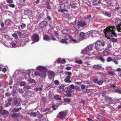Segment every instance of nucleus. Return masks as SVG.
<instances>
[{"label":"nucleus","mask_w":121,"mask_h":121,"mask_svg":"<svg viewBox=\"0 0 121 121\" xmlns=\"http://www.w3.org/2000/svg\"><path fill=\"white\" fill-rule=\"evenodd\" d=\"M115 29V28L114 26H109L107 27L104 30L106 37L108 38L113 36L115 37H117V35L114 32Z\"/></svg>","instance_id":"obj_1"},{"label":"nucleus","mask_w":121,"mask_h":121,"mask_svg":"<svg viewBox=\"0 0 121 121\" xmlns=\"http://www.w3.org/2000/svg\"><path fill=\"white\" fill-rule=\"evenodd\" d=\"M93 45L92 44L88 46L85 49L82 50L81 52L82 54H88V53L92 49Z\"/></svg>","instance_id":"obj_2"},{"label":"nucleus","mask_w":121,"mask_h":121,"mask_svg":"<svg viewBox=\"0 0 121 121\" xmlns=\"http://www.w3.org/2000/svg\"><path fill=\"white\" fill-rule=\"evenodd\" d=\"M33 94L32 91H30L27 90L26 91L23 95V96L25 98H29L30 97H32V95Z\"/></svg>","instance_id":"obj_3"},{"label":"nucleus","mask_w":121,"mask_h":121,"mask_svg":"<svg viewBox=\"0 0 121 121\" xmlns=\"http://www.w3.org/2000/svg\"><path fill=\"white\" fill-rule=\"evenodd\" d=\"M67 114V112L66 111H63L60 112L57 115L60 118H64Z\"/></svg>","instance_id":"obj_4"},{"label":"nucleus","mask_w":121,"mask_h":121,"mask_svg":"<svg viewBox=\"0 0 121 121\" xmlns=\"http://www.w3.org/2000/svg\"><path fill=\"white\" fill-rule=\"evenodd\" d=\"M105 43L104 41L101 42V41L97 40L95 43V45H97L99 46L104 47L105 45Z\"/></svg>","instance_id":"obj_5"},{"label":"nucleus","mask_w":121,"mask_h":121,"mask_svg":"<svg viewBox=\"0 0 121 121\" xmlns=\"http://www.w3.org/2000/svg\"><path fill=\"white\" fill-rule=\"evenodd\" d=\"M32 40L35 42H37L39 41V38L38 35L36 34H34L32 38Z\"/></svg>","instance_id":"obj_6"},{"label":"nucleus","mask_w":121,"mask_h":121,"mask_svg":"<svg viewBox=\"0 0 121 121\" xmlns=\"http://www.w3.org/2000/svg\"><path fill=\"white\" fill-rule=\"evenodd\" d=\"M94 82L95 83L99 85H101L103 82V81L102 80L99 79L97 78H95L94 80Z\"/></svg>","instance_id":"obj_7"},{"label":"nucleus","mask_w":121,"mask_h":121,"mask_svg":"<svg viewBox=\"0 0 121 121\" xmlns=\"http://www.w3.org/2000/svg\"><path fill=\"white\" fill-rule=\"evenodd\" d=\"M115 19V24L117 26L121 25V20L120 19L116 18Z\"/></svg>","instance_id":"obj_8"},{"label":"nucleus","mask_w":121,"mask_h":121,"mask_svg":"<svg viewBox=\"0 0 121 121\" xmlns=\"http://www.w3.org/2000/svg\"><path fill=\"white\" fill-rule=\"evenodd\" d=\"M104 47L97 45H95V48L96 50L98 52L101 51L102 49H104Z\"/></svg>","instance_id":"obj_9"},{"label":"nucleus","mask_w":121,"mask_h":121,"mask_svg":"<svg viewBox=\"0 0 121 121\" xmlns=\"http://www.w3.org/2000/svg\"><path fill=\"white\" fill-rule=\"evenodd\" d=\"M74 90H73V89H71L69 87H67L65 88V91L67 93H70L72 92H73Z\"/></svg>","instance_id":"obj_10"},{"label":"nucleus","mask_w":121,"mask_h":121,"mask_svg":"<svg viewBox=\"0 0 121 121\" xmlns=\"http://www.w3.org/2000/svg\"><path fill=\"white\" fill-rule=\"evenodd\" d=\"M85 25L86 23L85 22L80 21L78 22L77 26H78L83 27Z\"/></svg>","instance_id":"obj_11"},{"label":"nucleus","mask_w":121,"mask_h":121,"mask_svg":"<svg viewBox=\"0 0 121 121\" xmlns=\"http://www.w3.org/2000/svg\"><path fill=\"white\" fill-rule=\"evenodd\" d=\"M0 113L3 115H7L9 114V112L3 109L0 110Z\"/></svg>","instance_id":"obj_12"},{"label":"nucleus","mask_w":121,"mask_h":121,"mask_svg":"<svg viewBox=\"0 0 121 121\" xmlns=\"http://www.w3.org/2000/svg\"><path fill=\"white\" fill-rule=\"evenodd\" d=\"M42 86H37L35 88L34 90L36 92L38 91H42Z\"/></svg>","instance_id":"obj_13"},{"label":"nucleus","mask_w":121,"mask_h":121,"mask_svg":"<svg viewBox=\"0 0 121 121\" xmlns=\"http://www.w3.org/2000/svg\"><path fill=\"white\" fill-rule=\"evenodd\" d=\"M47 23L46 22L43 21L39 24V25L40 27L42 28L45 26Z\"/></svg>","instance_id":"obj_14"},{"label":"nucleus","mask_w":121,"mask_h":121,"mask_svg":"<svg viewBox=\"0 0 121 121\" xmlns=\"http://www.w3.org/2000/svg\"><path fill=\"white\" fill-rule=\"evenodd\" d=\"M30 115L33 117H35L36 115H38L39 114V113L38 111L37 112H31L30 114Z\"/></svg>","instance_id":"obj_15"},{"label":"nucleus","mask_w":121,"mask_h":121,"mask_svg":"<svg viewBox=\"0 0 121 121\" xmlns=\"http://www.w3.org/2000/svg\"><path fill=\"white\" fill-rule=\"evenodd\" d=\"M38 75L42 78H43L46 76L45 72H40L38 74Z\"/></svg>","instance_id":"obj_16"},{"label":"nucleus","mask_w":121,"mask_h":121,"mask_svg":"<svg viewBox=\"0 0 121 121\" xmlns=\"http://www.w3.org/2000/svg\"><path fill=\"white\" fill-rule=\"evenodd\" d=\"M102 67L101 64L95 65L93 66V68L95 69H98Z\"/></svg>","instance_id":"obj_17"},{"label":"nucleus","mask_w":121,"mask_h":121,"mask_svg":"<svg viewBox=\"0 0 121 121\" xmlns=\"http://www.w3.org/2000/svg\"><path fill=\"white\" fill-rule=\"evenodd\" d=\"M9 44L10 45L8 44V45H6L8 47H14L15 46L17 45L14 43L13 42H12L11 43H10Z\"/></svg>","instance_id":"obj_18"},{"label":"nucleus","mask_w":121,"mask_h":121,"mask_svg":"<svg viewBox=\"0 0 121 121\" xmlns=\"http://www.w3.org/2000/svg\"><path fill=\"white\" fill-rule=\"evenodd\" d=\"M97 58L98 60H100L102 62H104L105 61V59L102 56H98L97 57Z\"/></svg>","instance_id":"obj_19"},{"label":"nucleus","mask_w":121,"mask_h":121,"mask_svg":"<svg viewBox=\"0 0 121 121\" xmlns=\"http://www.w3.org/2000/svg\"><path fill=\"white\" fill-rule=\"evenodd\" d=\"M70 78V77L67 76L65 78L64 81L65 82L67 83H71V81L69 80Z\"/></svg>","instance_id":"obj_20"},{"label":"nucleus","mask_w":121,"mask_h":121,"mask_svg":"<svg viewBox=\"0 0 121 121\" xmlns=\"http://www.w3.org/2000/svg\"><path fill=\"white\" fill-rule=\"evenodd\" d=\"M37 69L38 70L45 71L46 70V68L45 67L40 66L37 67Z\"/></svg>","instance_id":"obj_21"},{"label":"nucleus","mask_w":121,"mask_h":121,"mask_svg":"<svg viewBox=\"0 0 121 121\" xmlns=\"http://www.w3.org/2000/svg\"><path fill=\"white\" fill-rule=\"evenodd\" d=\"M107 4L108 6V8L109 9H112V7H113V6L112 4V3L110 1L107 2Z\"/></svg>","instance_id":"obj_22"},{"label":"nucleus","mask_w":121,"mask_h":121,"mask_svg":"<svg viewBox=\"0 0 121 121\" xmlns=\"http://www.w3.org/2000/svg\"><path fill=\"white\" fill-rule=\"evenodd\" d=\"M101 0H94L92 3L93 5L97 4L100 3Z\"/></svg>","instance_id":"obj_23"},{"label":"nucleus","mask_w":121,"mask_h":121,"mask_svg":"<svg viewBox=\"0 0 121 121\" xmlns=\"http://www.w3.org/2000/svg\"><path fill=\"white\" fill-rule=\"evenodd\" d=\"M65 62V60L64 59H58V60L57 61V62L58 63H64Z\"/></svg>","instance_id":"obj_24"},{"label":"nucleus","mask_w":121,"mask_h":121,"mask_svg":"<svg viewBox=\"0 0 121 121\" xmlns=\"http://www.w3.org/2000/svg\"><path fill=\"white\" fill-rule=\"evenodd\" d=\"M5 24L6 25L10 24L12 22L11 20L9 19H7L5 20Z\"/></svg>","instance_id":"obj_25"},{"label":"nucleus","mask_w":121,"mask_h":121,"mask_svg":"<svg viewBox=\"0 0 121 121\" xmlns=\"http://www.w3.org/2000/svg\"><path fill=\"white\" fill-rule=\"evenodd\" d=\"M43 39L44 40L46 41H48L50 40V37L46 35L43 36Z\"/></svg>","instance_id":"obj_26"},{"label":"nucleus","mask_w":121,"mask_h":121,"mask_svg":"<svg viewBox=\"0 0 121 121\" xmlns=\"http://www.w3.org/2000/svg\"><path fill=\"white\" fill-rule=\"evenodd\" d=\"M104 14L105 16L108 17H110L111 16V15L109 12L106 11L104 13Z\"/></svg>","instance_id":"obj_27"},{"label":"nucleus","mask_w":121,"mask_h":121,"mask_svg":"<svg viewBox=\"0 0 121 121\" xmlns=\"http://www.w3.org/2000/svg\"><path fill=\"white\" fill-rule=\"evenodd\" d=\"M21 108H14L12 110V112H18L19 110H21Z\"/></svg>","instance_id":"obj_28"},{"label":"nucleus","mask_w":121,"mask_h":121,"mask_svg":"<svg viewBox=\"0 0 121 121\" xmlns=\"http://www.w3.org/2000/svg\"><path fill=\"white\" fill-rule=\"evenodd\" d=\"M65 73L66 75H68L67 76H69V77H70L72 75V74L71 72H68V71H65Z\"/></svg>","instance_id":"obj_29"},{"label":"nucleus","mask_w":121,"mask_h":121,"mask_svg":"<svg viewBox=\"0 0 121 121\" xmlns=\"http://www.w3.org/2000/svg\"><path fill=\"white\" fill-rule=\"evenodd\" d=\"M60 42L62 43H64L67 44L68 43V42L65 39H61V41H60Z\"/></svg>","instance_id":"obj_30"},{"label":"nucleus","mask_w":121,"mask_h":121,"mask_svg":"<svg viewBox=\"0 0 121 121\" xmlns=\"http://www.w3.org/2000/svg\"><path fill=\"white\" fill-rule=\"evenodd\" d=\"M54 98L55 99L57 100H60L61 99V96L58 95H55Z\"/></svg>","instance_id":"obj_31"},{"label":"nucleus","mask_w":121,"mask_h":121,"mask_svg":"<svg viewBox=\"0 0 121 121\" xmlns=\"http://www.w3.org/2000/svg\"><path fill=\"white\" fill-rule=\"evenodd\" d=\"M83 91L84 92L88 93L90 92L91 90L90 89H87L86 88Z\"/></svg>","instance_id":"obj_32"},{"label":"nucleus","mask_w":121,"mask_h":121,"mask_svg":"<svg viewBox=\"0 0 121 121\" xmlns=\"http://www.w3.org/2000/svg\"><path fill=\"white\" fill-rule=\"evenodd\" d=\"M62 32L63 34H66L68 33V30L67 29H64L62 31Z\"/></svg>","instance_id":"obj_33"},{"label":"nucleus","mask_w":121,"mask_h":121,"mask_svg":"<svg viewBox=\"0 0 121 121\" xmlns=\"http://www.w3.org/2000/svg\"><path fill=\"white\" fill-rule=\"evenodd\" d=\"M71 38V36L69 35H67L65 37L64 39L66 40H68L69 39H70H70Z\"/></svg>","instance_id":"obj_34"},{"label":"nucleus","mask_w":121,"mask_h":121,"mask_svg":"<svg viewBox=\"0 0 121 121\" xmlns=\"http://www.w3.org/2000/svg\"><path fill=\"white\" fill-rule=\"evenodd\" d=\"M65 87V86L64 85H63L60 86V91H64L65 89L64 87Z\"/></svg>","instance_id":"obj_35"},{"label":"nucleus","mask_w":121,"mask_h":121,"mask_svg":"<svg viewBox=\"0 0 121 121\" xmlns=\"http://www.w3.org/2000/svg\"><path fill=\"white\" fill-rule=\"evenodd\" d=\"M93 87V84L92 83H91L86 86V88H90L91 87Z\"/></svg>","instance_id":"obj_36"},{"label":"nucleus","mask_w":121,"mask_h":121,"mask_svg":"<svg viewBox=\"0 0 121 121\" xmlns=\"http://www.w3.org/2000/svg\"><path fill=\"white\" fill-rule=\"evenodd\" d=\"M114 92H115L118 93L119 94H121V90H120L116 89L115 90Z\"/></svg>","instance_id":"obj_37"},{"label":"nucleus","mask_w":121,"mask_h":121,"mask_svg":"<svg viewBox=\"0 0 121 121\" xmlns=\"http://www.w3.org/2000/svg\"><path fill=\"white\" fill-rule=\"evenodd\" d=\"M113 60V59H112L111 57H108L107 59V61L108 62H109L111 61H112Z\"/></svg>","instance_id":"obj_38"},{"label":"nucleus","mask_w":121,"mask_h":121,"mask_svg":"<svg viewBox=\"0 0 121 121\" xmlns=\"http://www.w3.org/2000/svg\"><path fill=\"white\" fill-rule=\"evenodd\" d=\"M12 100V98L10 97H9L7 99V100L8 102V103H10L11 102Z\"/></svg>","instance_id":"obj_39"},{"label":"nucleus","mask_w":121,"mask_h":121,"mask_svg":"<svg viewBox=\"0 0 121 121\" xmlns=\"http://www.w3.org/2000/svg\"><path fill=\"white\" fill-rule=\"evenodd\" d=\"M28 81L30 83H35V80L32 79H30V80H28Z\"/></svg>","instance_id":"obj_40"},{"label":"nucleus","mask_w":121,"mask_h":121,"mask_svg":"<svg viewBox=\"0 0 121 121\" xmlns=\"http://www.w3.org/2000/svg\"><path fill=\"white\" fill-rule=\"evenodd\" d=\"M121 25H119L117 26V28L119 31H121Z\"/></svg>","instance_id":"obj_41"},{"label":"nucleus","mask_w":121,"mask_h":121,"mask_svg":"<svg viewBox=\"0 0 121 121\" xmlns=\"http://www.w3.org/2000/svg\"><path fill=\"white\" fill-rule=\"evenodd\" d=\"M17 113H13L11 117H17Z\"/></svg>","instance_id":"obj_42"},{"label":"nucleus","mask_w":121,"mask_h":121,"mask_svg":"<svg viewBox=\"0 0 121 121\" xmlns=\"http://www.w3.org/2000/svg\"><path fill=\"white\" fill-rule=\"evenodd\" d=\"M64 100L65 102H68L70 101V99L68 98L65 99Z\"/></svg>","instance_id":"obj_43"},{"label":"nucleus","mask_w":121,"mask_h":121,"mask_svg":"<svg viewBox=\"0 0 121 121\" xmlns=\"http://www.w3.org/2000/svg\"><path fill=\"white\" fill-rule=\"evenodd\" d=\"M75 62L76 63H78V64H81V63H82L83 62V61L81 60H76L75 61Z\"/></svg>","instance_id":"obj_44"},{"label":"nucleus","mask_w":121,"mask_h":121,"mask_svg":"<svg viewBox=\"0 0 121 121\" xmlns=\"http://www.w3.org/2000/svg\"><path fill=\"white\" fill-rule=\"evenodd\" d=\"M111 41L113 42H116L117 41V39L114 38H112L111 39Z\"/></svg>","instance_id":"obj_45"},{"label":"nucleus","mask_w":121,"mask_h":121,"mask_svg":"<svg viewBox=\"0 0 121 121\" xmlns=\"http://www.w3.org/2000/svg\"><path fill=\"white\" fill-rule=\"evenodd\" d=\"M25 83L26 82L24 81L21 82L20 83V85L21 86H23L25 84Z\"/></svg>","instance_id":"obj_46"},{"label":"nucleus","mask_w":121,"mask_h":121,"mask_svg":"<svg viewBox=\"0 0 121 121\" xmlns=\"http://www.w3.org/2000/svg\"><path fill=\"white\" fill-rule=\"evenodd\" d=\"M19 93L20 94H22L24 93V91L22 89H19Z\"/></svg>","instance_id":"obj_47"},{"label":"nucleus","mask_w":121,"mask_h":121,"mask_svg":"<svg viewBox=\"0 0 121 121\" xmlns=\"http://www.w3.org/2000/svg\"><path fill=\"white\" fill-rule=\"evenodd\" d=\"M16 91L15 90H13V92L12 93V95L13 96H15V94L16 93Z\"/></svg>","instance_id":"obj_48"},{"label":"nucleus","mask_w":121,"mask_h":121,"mask_svg":"<svg viewBox=\"0 0 121 121\" xmlns=\"http://www.w3.org/2000/svg\"><path fill=\"white\" fill-rule=\"evenodd\" d=\"M91 17V16L90 15H86L84 17V18L86 19H88L90 18Z\"/></svg>","instance_id":"obj_49"},{"label":"nucleus","mask_w":121,"mask_h":121,"mask_svg":"<svg viewBox=\"0 0 121 121\" xmlns=\"http://www.w3.org/2000/svg\"><path fill=\"white\" fill-rule=\"evenodd\" d=\"M70 41H72L74 43H78V42L75 39H73L72 38V37L70 39Z\"/></svg>","instance_id":"obj_50"},{"label":"nucleus","mask_w":121,"mask_h":121,"mask_svg":"<svg viewBox=\"0 0 121 121\" xmlns=\"http://www.w3.org/2000/svg\"><path fill=\"white\" fill-rule=\"evenodd\" d=\"M86 88V86L85 85L82 84L81 85V88L82 90L83 91L85 89V88Z\"/></svg>","instance_id":"obj_51"},{"label":"nucleus","mask_w":121,"mask_h":121,"mask_svg":"<svg viewBox=\"0 0 121 121\" xmlns=\"http://www.w3.org/2000/svg\"><path fill=\"white\" fill-rule=\"evenodd\" d=\"M84 84L85 85H88L89 84H90V83H90L88 81H85L84 82Z\"/></svg>","instance_id":"obj_52"},{"label":"nucleus","mask_w":121,"mask_h":121,"mask_svg":"<svg viewBox=\"0 0 121 121\" xmlns=\"http://www.w3.org/2000/svg\"><path fill=\"white\" fill-rule=\"evenodd\" d=\"M18 102L17 100L14 101L13 103V106H15L17 104Z\"/></svg>","instance_id":"obj_53"},{"label":"nucleus","mask_w":121,"mask_h":121,"mask_svg":"<svg viewBox=\"0 0 121 121\" xmlns=\"http://www.w3.org/2000/svg\"><path fill=\"white\" fill-rule=\"evenodd\" d=\"M54 83L55 84L58 85L59 83V82L57 80H55L54 82Z\"/></svg>","instance_id":"obj_54"},{"label":"nucleus","mask_w":121,"mask_h":121,"mask_svg":"<svg viewBox=\"0 0 121 121\" xmlns=\"http://www.w3.org/2000/svg\"><path fill=\"white\" fill-rule=\"evenodd\" d=\"M108 74L109 75H111L112 76H114L115 75V74L114 72L110 71L108 73Z\"/></svg>","instance_id":"obj_55"},{"label":"nucleus","mask_w":121,"mask_h":121,"mask_svg":"<svg viewBox=\"0 0 121 121\" xmlns=\"http://www.w3.org/2000/svg\"><path fill=\"white\" fill-rule=\"evenodd\" d=\"M8 31V30L7 29H4L2 30L3 32L4 33H7Z\"/></svg>","instance_id":"obj_56"},{"label":"nucleus","mask_w":121,"mask_h":121,"mask_svg":"<svg viewBox=\"0 0 121 121\" xmlns=\"http://www.w3.org/2000/svg\"><path fill=\"white\" fill-rule=\"evenodd\" d=\"M49 74L52 76H54L55 75V73L53 71H51L49 72Z\"/></svg>","instance_id":"obj_57"},{"label":"nucleus","mask_w":121,"mask_h":121,"mask_svg":"<svg viewBox=\"0 0 121 121\" xmlns=\"http://www.w3.org/2000/svg\"><path fill=\"white\" fill-rule=\"evenodd\" d=\"M9 6L10 7L12 8H14L15 5L14 4H11L9 5Z\"/></svg>","instance_id":"obj_58"},{"label":"nucleus","mask_w":121,"mask_h":121,"mask_svg":"<svg viewBox=\"0 0 121 121\" xmlns=\"http://www.w3.org/2000/svg\"><path fill=\"white\" fill-rule=\"evenodd\" d=\"M50 39L52 40L53 41H55L56 40V39L53 36H51L50 38Z\"/></svg>","instance_id":"obj_59"},{"label":"nucleus","mask_w":121,"mask_h":121,"mask_svg":"<svg viewBox=\"0 0 121 121\" xmlns=\"http://www.w3.org/2000/svg\"><path fill=\"white\" fill-rule=\"evenodd\" d=\"M108 101L109 102V103L111 104L112 102V99L111 98H110L109 100H108Z\"/></svg>","instance_id":"obj_60"},{"label":"nucleus","mask_w":121,"mask_h":121,"mask_svg":"<svg viewBox=\"0 0 121 121\" xmlns=\"http://www.w3.org/2000/svg\"><path fill=\"white\" fill-rule=\"evenodd\" d=\"M108 47L109 48H111L112 47V45L111 43H109L108 44Z\"/></svg>","instance_id":"obj_61"},{"label":"nucleus","mask_w":121,"mask_h":121,"mask_svg":"<svg viewBox=\"0 0 121 121\" xmlns=\"http://www.w3.org/2000/svg\"><path fill=\"white\" fill-rule=\"evenodd\" d=\"M26 26V25L24 23H22L20 26L21 28L23 29Z\"/></svg>","instance_id":"obj_62"},{"label":"nucleus","mask_w":121,"mask_h":121,"mask_svg":"<svg viewBox=\"0 0 121 121\" xmlns=\"http://www.w3.org/2000/svg\"><path fill=\"white\" fill-rule=\"evenodd\" d=\"M85 35L84 33L83 32H81L79 34L80 36L81 37H83Z\"/></svg>","instance_id":"obj_63"},{"label":"nucleus","mask_w":121,"mask_h":121,"mask_svg":"<svg viewBox=\"0 0 121 121\" xmlns=\"http://www.w3.org/2000/svg\"><path fill=\"white\" fill-rule=\"evenodd\" d=\"M40 121H48L47 118H43L42 119H40Z\"/></svg>","instance_id":"obj_64"}]
</instances>
